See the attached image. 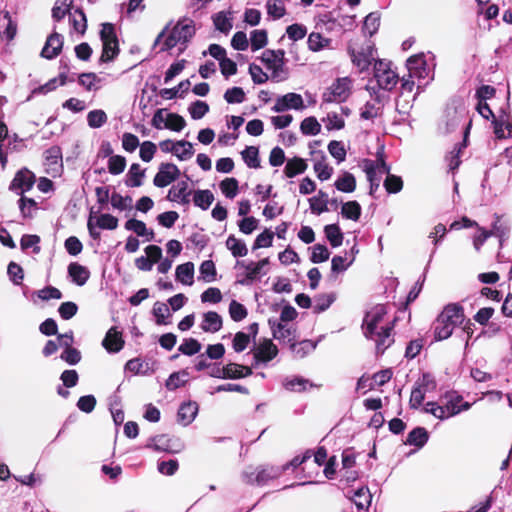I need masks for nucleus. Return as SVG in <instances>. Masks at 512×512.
Masks as SVG:
<instances>
[{
  "label": "nucleus",
  "mask_w": 512,
  "mask_h": 512,
  "mask_svg": "<svg viewBox=\"0 0 512 512\" xmlns=\"http://www.w3.org/2000/svg\"><path fill=\"white\" fill-rule=\"evenodd\" d=\"M392 321L387 318L385 306L377 305L371 308L363 320V333L366 338L374 341L377 351L383 352L393 342Z\"/></svg>",
  "instance_id": "1"
},
{
  "label": "nucleus",
  "mask_w": 512,
  "mask_h": 512,
  "mask_svg": "<svg viewBox=\"0 0 512 512\" xmlns=\"http://www.w3.org/2000/svg\"><path fill=\"white\" fill-rule=\"evenodd\" d=\"M470 403L463 402V398L455 392H448L441 396L437 402H428L424 411L439 420H445L468 410Z\"/></svg>",
  "instance_id": "2"
},
{
  "label": "nucleus",
  "mask_w": 512,
  "mask_h": 512,
  "mask_svg": "<svg viewBox=\"0 0 512 512\" xmlns=\"http://www.w3.org/2000/svg\"><path fill=\"white\" fill-rule=\"evenodd\" d=\"M463 308L458 304H449L440 313L435 322L434 335L436 340L448 339L456 326L464 322Z\"/></svg>",
  "instance_id": "3"
},
{
  "label": "nucleus",
  "mask_w": 512,
  "mask_h": 512,
  "mask_svg": "<svg viewBox=\"0 0 512 512\" xmlns=\"http://www.w3.org/2000/svg\"><path fill=\"white\" fill-rule=\"evenodd\" d=\"M195 33V27L191 20L179 21L171 30L164 31L158 35L155 44L163 43L162 50L171 49L178 44H185Z\"/></svg>",
  "instance_id": "4"
},
{
  "label": "nucleus",
  "mask_w": 512,
  "mask_h": 512,
  "mask_svg": "<svg viewBox=\"0 0 512 512\" xmlns=\"http://www.w3.org/2000/svg\"><path fill=\"white\" fill-rule=\"evenodd\" d=\"M352 91V80L349 77L337 78L322 94L326 103H341L348 99Z\"/></svg>",
  "instance_id": "5"
},
{
  "label": "nucleus",
  "mask_w": 512,
  "mask_h": 512,
  "mask_svg": "<svg viewBox=\"0 0 512 512\" xmlns=\"http://www.w3.org/2000/svg\"><path fill=\"white\" fill-rule=\"evenodd\" d=\"M363 169L370 182L371 193L379 187L381 176L384 174L388 175L390 172V167L384 161L381 153H378L375 161L365 160L363 162Z\"/></svg>",
  "instance_id": "6"
},
{
  "label": "nucleus",
  "mask_w": 512,
  "mask_h": 512,
  "mask_svg": "<svg viewBox=\"0 0 512 512\" xmlns=\"http://www.w3.org/2000/svg\"><path fill=\"white\" fill-rule=\"evenodd\" d=\"M284 56L285 52L281 49L265 50L261 56V61L271 71L272 78L277 81L285 79Z\"/></svg>",
  "instance_id": "7"
},
{
  "label": "nucleus",
  "mask_w": 512,
  "mask_h": 512,
  "mask_svg": "<svg viewBox=\"0 0 512 512\" xmlns=\"http://www.w3.org/2000/svg\"><path fill=\"white\" fill-rule=\"evenodd\" d=\"M374 77L379 87L384 90H392L399 80L396 72L391 69L390 63L384 60L375 62Z\"/></svg>",
  "instance_id": "8"
},
{
  "label": "nucleus",
  "mask_w": 512,
  "mask_h": 512,
  "mask_svg": "<svg viewBox=\"0 0 512 512\" xmlns=\"http://www.w3.org/2000/svg\"><path fill=\"white\" fill-rule=\"evenodd\" d=\"M435 387L436 384L433 378L429 374H423V376L416 381L412 389L409 400L410 407L418 408L422 404L425 394L428 391L434 390Z\"/></svg>",
  "instance_id": "9"
},
{
  "label": "nucleus",
  "mask_w": 512,
  "mask_h": 512,
  "mask_svg": "<svg viewBox=\"0 0 512 512\" xmlns=\"http://www.w3.org/2000/svg\"><path fill=\"white\" fill-rule=\"evenodd\" d=\"M180 174V169L175 164L161 163L153 179V184L159 188L167 187L177 180Z\"/></svg>",
  "instance_id": "10"
},
{
  "label": "nucleus",
  "mask_w": 512,
  "mask_h": 512,
  "mask_svg": "<svg viewBox=\"0 0 512 512\" xmlns=\"http://www.w3.org/2000/svg\"><path fill=\"white\" fill-rule=\"evenodd\" d=\"M494 134L498 139H507L512 136V116L507 111H500L493 117Z\"/></svg>",
  "instance_id": "11"
},
{
  "label": "nucleus",
  "mask_w": 512,
  "mask_h": 512,
  "mask_svg": "<svg viewBox=\"0 0 512 512\" xmlns=\"http://www.w3.org/2000/svg\"><path fill=\"white\" fill-rule=\"evenodd\" d=\"M304 107L302 96L300 94L290 92L278 97L272 107V110L275 112H283L289 109L302 110Z\"/></svg>",
  "instance_id": "12"
},
{
  "label": "nucleus",
  "mask_w": 512,
  "mask_h": 512,
  "mask_svg": "<svg viewBox=\"0 0 512 512\" xmlns=\"http://www.w3.org/2000/svg\"><path fill=\"white\" fill-rule=\"evenodd\" d=\"M407 68L410 78H417L418 80L431 79L430 71L427 63L422 55L411 56L407 60Z\"/></svg>",
  "instance_id": "13"
},
{
  "label": "nucleus",
  "mask_w": 512,
  "mask_h": 512,
  "mask_svg": "<svg viewBox=\"0 0 512 512\" xmlns=\"http://www.w3.org/2000/svg\"><path fill=\"white\" fill-rule=\"evenodd\" d=\"M352 63L362 72L369 68L374 60V47L368 45L358 51L350 50Z\"/></svg>",
  "instance_id": "14"
},
{
  "label": "nucleus",
  "mask_w": 512,
  "mask_h": 512,
  "mask_svg": "<svg viewBox=\"0 0 512 512\" xmlns=\"http://www.w3.org/2000/svg\"><path fill=\"white\" fill-rule=\"evenodd\" d=\"M253 354L257 362H269L277 356L278 349L271 340L265 339L254 349Z\"/></svg>",
  "instance_id": "15"
},
{
  "label": "nucleus",
  "mask_w": 512,
  "mask_h": 512,
  "mask_svg": "<svg viewBox=\"0 0 512 512\" xmlns=\"http://www.w3.org/2000/svg\"><path fill=\"white\" fill-rule=\"evenodd\" d=\"M34 184V175L27 169L20 170L14 177L11 188L18 193L28 191Z\"/></svg>",
  "instance_id": "16"
},
{
  "label": "nucleus",
  "mask_w": 512,
  "mask_h": 512,
  "mask_svg": "<svg viewBox=\"0 0 512 512\" xmlns=\"http://www.w3.org/2000/svg\"><path fill=\"white\" fill-rule=\"evenodd\" d=\"M223 325L222 317L215 311L203 313L200 328L207 333L218 332Z\"/></svg>",
  "instance_id": "17"
},
{
  "label": "nucleus",
  "mask_w": 512,
  "mask_h": 512,
  "mask_svg": "<svg viewBox=\"0 0 512 512\" xmlns=\"http://www.w3.org/2000/svg\"><path fill=\"white\" fill-rule=\"evenodd\" d=\"M102 345L108 352H119L124 346L122 334L115 327L110 328L103 339Z\"/></svg>",
  "instance_id": "18"
},
{
  "label": "nucleus",
  "mask_w": 512,
  "mask_h": 512,
  "mask_svg": "<svg viewBox=\"0 0 512 512\" xmlns=\"http://www.w3.org/2000/svg\"><path fill=\"white\" fill-rule=\"evenodd\" d=\"M342 113L329 112L322 121L328 131L341 130L345 126V116L349 115V109L342 107Z\"/></svg>",
  "instance_id": "19"
},
{
  "label": "nucleus",
  "mask_w": 512,
  "mask_h": 512,
  "mask_svg": "<svg viewBox=\"0 0 512 512\" xmlns=\"http://www.w3.org/2000/svg\"><path fill=\"white\" fill-rule=\"evenodd\" d=\"M412 79L413 78L410 77L402 78L400 97H404L405 94H408L409 99H405L403 104H401L400 101H397L396 107L399 112H407V110L411 107V102L415 99V96H411L415 86V83Z\"/></svg>",
  "instance_id": "20"
},
{
  "label": "nucleus",
  "mask_w": 512,
  "mask_h": 512,
  "mask_svg": "<svg viewBox=\"0 0 512 512\" xmlns=\"http://www.w3.org/2000/svg\"><path fill=\"white\" fill-rule=\"evenodd\" d=\"M63 46V39L61 35L54 33L50 35L42 49L41 55L44 58L52 59L57 56Z\"/></svg>",
  "instance_id": "21"
},
{
  "label": "nucleus",
  "mask_w": 512,
  "mask_h": 512,
  "mask_svg": "<svg viewBox=\"0 0 512 512\" xmlns=\"http://www.w3.org/2000/svg\"><path fill=\"white\" fill-rule=\"evenodd\" d=\"M246 272V277L249 280H254L260 275H265L267 273L266 268L269 264L268 258H264L258 262H238Z\"/></svg>",
  "instance_id": "22"
},
{
  "label": "nucleus",
  "mask_w": 512,
  "mask_h": 512,
  "mask_svg": "<svg viewBox=\"0 0 512 512\" xmlns=\"http://www.w3.org/2000/svg\"><path fill=\"white\" fill-rule=\"evenodd\" d=\"M45 161L48 166L47 172L59 174L62 168V156L59 147H51L45 152Z\"/></svg>",
  "instance_id": "23"
},
{
  "label": "nucleus",
  "mask_w": 512,
  "mask_h": 512,
  "mask_svg": "<svg viewBox=\"0 0 512 512\" xmlns=\"http://www.w3.org/2000/svg\"><path fill=\"white\" fill-rule=\"evenodd\" d=\"M198 413V404L196 402H187L180 406L178 411V421L187 426L192 423Z\"/></svg>",
  "instance_id": "24"
},
{
  "label": "nucleus",
  "mask_w": 512,
  "mask_h": 512,
  "mask_svg": "<svg viewBox=\"0 0 512 512\" xmlns=\"http://www.w3.org/2000/svg\"><path fill=\"white\" fill-rule=\"evenodd\" d=\"M168 200L179 202L182 204H186L189 202V192H188V183L187 181H180L172 188H170L168 195Z\"/></svg>",
  "instance_id": "25"
},
{
  "label": "nucleus",
  "mask_w": 512,
  "mask_h": 512,
  "mask_svg": "<svg viewBox=\"0 0 512 512\" xmlns=\"http://www.w3.org/2000/svg\"><path fill=\"white\" fill-rule=\"evenodd\" d=\"M176 280L183 285L192 286L194 283V264L186 262L178 265L175 271Z\"/></svg>",
  "instance_id": "26"
},
{
  "label": "nucleus",
  "mask_w": 512,
  "mask_h": 512,
  "mask_svg": "<svg viewBox=\"0 0 512 512\" xmlns=\"http://www.w3.org/2000/svg\"><path fill=\"white\" fill-rule=\"evenodd\" d=\"M231 11H220L213 16L215 28L222 33H229L233 27V16Z\"/></svg>",
  "instance_id": "27"
},
{
  "label": "nucleus",
  "mask_w": 512,
  "mask_h": 512,
  "mask_svg": "<svg viewBox=\"0 0 512 512\" xmlns=\"http://www.w3.org/2000/svg\"><path fill=\"white\" fill-rule=\"evenodd\" d=\"M17 31L16 24L12 21L8 11L0 14V35L5 37L7 40H12Z\"/></svg>",
  "instance_id": "28"
},
{
  "label": "nucleus",
  "mask_w": 512,
  "mask_h": 512,
  "mask_svg": "<svg viewBox=\"0 0 512 512\" xmlns=\"http://www.w3.org/2000/svg\"><path fill=\"white\" fill-rule=\"evenodd\" d=\"M251 374H252V370L250 367L239 365L236 363L227 364L223 368V377L224 378L238 379V378H243V377L249 376Z\"/></svg>",
  "instance_id": "29"
},
{
  "label": "nucleus",
  "mask_w": 512,
  "mask_h": 512,
  "mask_svg": "<svg viewBox=\"0 0 512 512\" xmlns=\"http://www.w3.org/2000/svg\"><path fill=\"white\" fill-rule=\"evenodd\" d=\"M307 164L304 159L299 157H294L289 159L284 168V174L288 178H293L299 174H302L306 171Z\"/></svg>",
  "instance_id": "30"
},
{
  "label": "nucleus",
  "mask_w": 512,
  "mask_h": 512,
  "mask_svg": "<svg viewBox=\"0 0 512 512\" xmlns=\"http://www.w3.org/2000/svg\"><path fill=\"white\" fill-rule=\"evenodd\" d=\"M68 273L72 281L79 286L84 285L90 276L88 269L78 263H71L68 267Z\"/></svg>",
  "instance_id": "31"
},
{
  "label": "nucleus",
  "mask_w": 512,
  "mask_h": 512,
  "mask_svg": "<svg viewBox=\"0 0 512 512\" xmlns=\"http://www.w3.org/2000/svg\"><path fill=\"white\" fill-rule=\"evenodd\" d=\"M273 337L276 340L289 343L292 347H294V330L287 324L278 323L276 327H273Z\"/></svg>",
  "instance_id": "32"
},
{
  "label": "nucleus",
  "mask_w": 512,
  "mask_h": 512,
  "mask_svg": "<svg viewBox=\"0 0 512 512\" xmlns=\"http://www.w3.org/2000/svg\"><path fill=\"white\" fill-rule=\"evenodd\" d=\"M226 247L234 257H244L248 253V248L244 241L230 235L226 240Z\"/></svg>",
  "instance_id": "33"
},
{
  "label": "nucleus",
  "mask_w": 512,
  "mask_h": 512,
  "mask_svg": "<svg viewBox=\"0 0 512 512\" xmlns=\"http://www.w3.org/2000/svg\"><path fill=\"white\" fill-rule=\"evenodd\" d=\"M173 155L180 161L189 160L194 155L192 143L185 140L175 141V150Z\"/></svg>",
  "instance_id": "34"
},
{
  "label": "nucleus",
  "mask_w": 512,
  "mask_h": 512,
  "mask_svg": "<svg viewBox=\"0 0 512 512\" xmlns=\"http://www.w3.org/2000/svg\"><path fill=\"white\" fill-rule=\"evenodd\" d=\"M327 203L328 195L323 191H319L316 196L309 199L310 209L312 213L317 215L328 210Z\"/></svg>",
  "instance_id": "35"
},
{
  "label": "nucleus",
  "mask_w": 512,
  "mask_h": 512,
  "mask_svg": "<svg viewBox=\"0 0 512 512\" xmlns=\"http://www.w3.org/2000/svg\"><path fill=\"white\" fill-rule=\"evenodd\" d=\"M199 280L210 283L216 280V267L212 260H205L199 267Z\"/></svg>",
  "instance_id": "36"
},
{
  "label": "nucleus",
  "mask_w": 512,
  "mask_h": 512,
  "mask_svg": "<svg viewBox=\"0 0 512 512\" xmlns=\"http://www.w3.org/2000/svg\"><path fill=\"white\" fill-rule=\"evenodd\" d=\"M125 228L135 232L138 236L147 237V240H152L154 233L149 231L143 221L130 219L125 223Z\"/></svg>",
  "instance_id": "37"
},
{
  "label": "nucleus",
  "mask_w": 512,
  "mask_h": 512,
  "mask_svg": "<svg viewBox=\"0 0 512 512\" xmlns=\"http://www.w3.org/2000/svg\"><path fill=\"white\" fill-rule=\"evenodd\" d=\"M300 131L307 136H316L321 132V124L313 117H307L300 124Z\"/></svg>",
  "instance_id": "38"
},
{
  "label": "nucleus",
  "mask_w": 512,
  "mask_h": 512,
  "mask_svg": "<svg viewBox=\"0 0 512 512\" xmlns=\"http://www.w3.org/2000/svg\"><path fill=\"white\" fill-rule=\"evenodd\" d=\"M335 187L341 192L351 193L356 188L355 177L351 173L345 172L335 181Z\"/></svg>",
  "instance_id": "39"
},
{
  "label": "nucleus",
  "mask_w": 512,
  "mask_h": 512,
  "mask_svg": "<svg viewBox=\"0 0 512 512\" xmlns=\"http://www.w3.org/2000/svg\"><path fill=\"white\" fill-rule=\"evenodd\" d=\"M219 188L225 197L233 199L239 192V183L235 178H225L220 182Z\"/></svg>",
  "instance_id": "40"
},
{
  "label": "nucleus",
  "mask_w": 512,
  "mask_h": 512,
  "mask_svg": "<svg viewBox=\"0 0 512 512\" xmlns=\"http://www.w3.org/2000/svg\"><path fill=\"white\" fill-rule=\"evenodd\" d=\"M189 379V373L185 370L172 373L166 381V388L168 390H175L186 384Z\"/></svg>",
  "instance_id": "41"
},
{
  "label": "nucleus",
  "mask_w": 512,
  "mask_h": 512,
  "mask_svg": "<svg viewBox=\"0 0 512 512\" xmlns=\"http://www.w3.org/2000/svg\"><path fill=\"white\" fill-rule=\"evenodd\" d=\"M309 381L301 377H287L283 381V386L291 392H302L309 386Z\"/></svg>",
  "instance_id": "42"
},
{
  "label": "nucleus",
  "mask_w": 512,
  "mask_h": 512,
  "mask_svg": "<svg viewBox=\"0 0 512 512\" xmlns=\"http://www.w3.org/2000/svg\"><path fill=\"white\" fill-rule=\"evenodd\" d=\"M144 177V171L141 170L139 164H132L126 179V185L128 187H139L142 185V179Z\"/></svg>",
  "instance_id": "43"
},
{
  "label": "nucleus",
  "mask_w": 512,
  "mask_h": 512,
  "mask_svg": "<svg viewBox=\"0 0 512 512\" xmlns=\"http://www.w3.org/2000/svg\"><path fill=\"white\" fill-rule=\"evenodd\" d=\"M214 201L210 190H197L194 194V204L202 210H207Z\"/></svg>",
  "instance_id": "44"
},
{
  "label": "nucleus",
  "mask_w": 512,
  "mask_h": 512,
  "mask_svg": "<svg viewBox=\"0 0 512 512\" xmlns=\"http://www.w3.org/2000/svg\"><path fill=\"white\" fill-rule=\"evenodd\" d=\"M325 235L332 247H339L343 241V233L336 224H330L324 228Z\"/></svg>",
  "instance_id": "45"
},
{
  "label": "nucleus",
  "mask_w": 512,
  "mask_h": 512,
  "mask_svg": "<svg viewBox=\"0 0 512 512\" xmlns=\"http://www.w3.org/2000/svg\"><path fill=\"white\" fill-rule=\"evenodd\" d=\"M371 499L372 496L367 488L358 489L352 497L356 507L360 510L368 508L371 503Z\"/></svg>",
  "instance_id": "46"
},
{
  "label": "nucleus",
  "mask_w": 512,
  "mask_h": 512,
  "mask_svg": "<svg viewBox=\"0 0 512 512\" xmlns=\"http://www.w3.org/2000/svg\"><path fill=\"white\" fill-rule=\"evenodd\" d=\"M341 214L347 219L357 221L361 214V207L356 201H348L342 205Z\"/></svg>",
  "instance_id": "47"
},
{
  "label": "nucleus",
  "mask_w": 512,
  "mask_h": 512,
  "mask_svg": "<svg viewBox=\"0 0 512 512\" xmlns=\"http://www.w3.org/2000/svg\"><path fill=\"white\" fill-rule=\"evenodd\" d=\"M308 47L313 52H318L325 47H328L330 44V40L323 37L320 33H311L308 36Z\"/></svg>",
  "instance_id": "48"
},
{
  "label": "nucleus",
  "mask_w": 512,
  "mask_h": 512,
  "mask_svg": "<svg viewBox=\"0 0 512 512\" xmlns=\"http://www.w3.org/2000/svg\"><path fill=\"white\" fill-rule=\"evenodd\" d=\"M94 223L98 228L114 230L118 226V219L111 214L93 216Z\"/></svg>",
  "instance_id": "49"
},
{
  "label": "nucleus",
  "mask_w": 512,
  "mask_h": 512,
  "mask_svg": "<svg viewBox=\"0 0 512 512\" xmlns=\"http://www.w3.org/2000/svg\"><path fill=\"white\" fill-rule=\"evenodd\" d=\"M103 43V51L100 60L102 62L111 61L118 54V41L116 40H108L102 41Z\"/></svg>",
  "instance_id": "50"
},
{
  "label": "nucleus",
  "mask_w": 512,
  "mask_h": 512,
  "mask_svg": "<svg viewBox=\"0 0 512 512\" xmlns=\"http://www.w3.org/2000/svg\"><path fill=\"white\" fill-rule=\"evenodd\" d=\"M251 48L253 51H257L267 45L268 36L266 30H254L250 36Z\"/></svg>",
  "instance_id": "51"
},
{
  "label": "nucleus",
  "mask_w": 512,
  "mask_h": 512,
  "mask_svg": "<svg viewBox=\"0 0 512 512\" xmlns=\"http://www.w3.org/2000/svg\"><path fill=\"white\" fill-rule=\"evenodd\" d=\"M242 158L250 168H258L260 165L258 149L254 146L246 147L242 151Z\"/></svg>",
  "instance_id": "52"
},
{
  "label": "nucleus",
  "mask_w": 512,
  "mask_h": 512,
  "mask_svg": "<svg viewBox=\"0 0 512 512\" xmlns=\"http://www.w3.org/2000/svg\"><path fill=\"white\" fill-rule=\"evenodd\" d=\"M70 22L75 32L80 34L85 32L87 23L85 14L82 11L76 10L73 14H71Z\"/></svg>",
  "instance_id": "53"
},
{
  "label": "nucleus",
  "mask_w": 512,
  "mask_h": 512,
  "mask_svg": "<svg viewBox=\"0 0 512 512\" xmlns=\"http://www.w3.org/2000/svg\"><path fill=\"white\" fill-rule=\"evenodd\" d=\"M79 83L88 91L99 89L100 79L95 73H83L79 76Z\"/></svg>",
  "instance_id": "54"
},
{
  "label": "nucleus",
  "mask_w": 512,
  "mask_h": 512,
  "mask_svg": "<svg viewBox=\"0 0 512 512\" xmlns=\"http://www.w3.org/2000/svg\"><path fill=\"white\" fill-rule=\"evenodd\" d=\"M354 262V256L352 257H342V256H334L331 260V270L332 272H344L348 269L350 265Z\"/></svg>",
  "instance_id": "55"
},
{
  "label": "nucleus",
  "mask_w": 512,
  "mask_h": 512,
  "mask_svg": "<svg viewBox=\"0 0 512 512\" xmlns=\"http://www.w3.org/2000/svg\"><path fill=\"white\" fill-rule=\"evenodd\" d=\"M88 125L91 128H100L107 121V115L103 110H93L87 115Z\"/></svg>",
  "instance_id": "56"
},
{
  "label": "nucleus",
  "mask_w": 512,
  "mask_h": 512,
  "mask_svg": "<svg viewBox=\"0 0 512 512\" xmlns=\"http://www.w3.org/2000/svg\"><path fill=\"white\" fill-rule=\"evenodd\" d=\"M428 440V433L424 428H416L409 433L407 441L415 446L421 447Z\"/></svg>",
  "instance_id": "57"
},
{
  "label": "nucleus",
  "mask_w": 512,
  "mask_h": 512,
  "mask_svg": "<svg viewBox=\"0 0 512 512\" xmlns=\"http://www.w3.org/2000/svg\"><path fill=\"white\" fill-rule=\"evenodd\" d=\"M126 167V159L120 155H114L109 158L108 171L113 175L121 174Z\"/></svg>",
  "instance_id": "58"
},
{
  "label": "nucleus",
  "mask_w": 512,
  "mask_h": 512,
  "mask_svg": "<svg viewBox=\"0 0 512 512\" xmlns=\"http://www.w3.org/2000/svg\"><path fill=\"white\" fill-rule=\"evenodd\" d=\"M380 25V18L375 13H370L366 16L363 24V31L372 36L374 33L377 32Z\"/></svg>",
  "instance_id": "59"
},
{
  "label": "nucleus",
  "mask_w": 512,
  "mask_h": 512,
  "mask_svg": "<svg viewBox=\"0 0 512 512\" xmlns=\"http://www.w3.org/2000/svg\"><path fill=\"white\" fill-rule=\"evenodd\" d=\"M229 314L234 321L239 322L247 316V309L241 303L232 300L229 305Z\"/></svg>",
  "instance_id": "60"
},
{
  "label": "nucleus",
  "mask_w": 512,
  "mask_h": 512,
  "mask_svg": "<svg viewBox=\"0 0 512 512\" xmlns=\"http://www.w3.org/2000/svg\"><path fill=\"white\" fill-rule=\"evenodd\" d=\"M266 9L269 16L279 19L285 14V7L279 0H268Z\"/></svg>",
  "instance_id": "61"
},
{
  "label": "nucleus",
  "mask_w": 512,
  "mask_h": 512,
  "mask_svg": "<svg viewBox=\"0 0 512 512\" xmlns=\"http://www.w3.org/2000/svg\"><path fill=\"white\" fill-rule=\"evenodd\" d=\"M156 150H157V147L156 145L151 142V141H144L141 145H140V151H139V156L141 158L142 161L144 162H150L155 153H156Z\"/></svg>",
  "instance_id": "62"
},
{
  "label": "nucleus",
  "mask_w": 512,
  "mask_h": 512,
  "mask_svg": "<svg viewBox=\"0 0 512 512\" xmlns=\"http://www.w3.org/2000/svg\"><path fill=\"white\" fill-rule=\"evenodd\" d=\"M384 187L389 193H398L403 188L402 179L399 176L388 174L384 181Z\"/></svg>",
  "instance_id": "63"
},
{
  "label": "nucleus",
  "mask_w": 512,
  "mask_h": 512,
  "mask_svg": "<svg viewBox=\"0 0 512 512\" xmlns=\"http://www.w3.org/2000/svg\"><path fill=\"white\" fill-rule=\"evenodd\" d=\"M314 171L321 181L328 180L333 174V168L324 160L317 161L314 164Z\"/></svg>",
  "instance_id": "64"
}]
</instances>
